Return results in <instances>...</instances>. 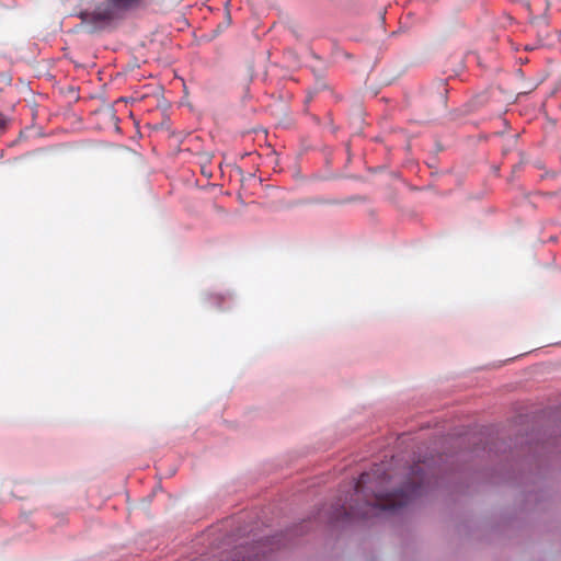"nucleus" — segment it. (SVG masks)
<instances>
[{"label":"nucleus","mask_w":561,"mask_h":561,"mask_svg":"<svg viewBox=\"0 0 561 561\" xmlns=\"http://www.w3.org/2000/svg\"><path fill=\"white\" fill-rule=\"evenodd\" d=\"M117 12L116 5L107 0V2L98 4L92 11L81 12L80 19L85 23H107L116 16Z\"/></svg>","instance_id":"2"},{"label":"nucleus","mask_w":561,"mask_h":561,"mask_svg":"<svg viewBox=\"0 0 561 561\" xmlns=\"http://www.w3.org/2000/svg\"><path fill=\"white\" fill-rule=\"evenodd\" d=\"M9 119L3 114H0V131H3L8 126Z\"/></svg>","instance_id":"4"},{"label":"nucleus","mask_w":561,"mask_h":561,"mask_svg":"<svg viewBox=\"0 0 561 561\" xmlns=\"http://www.w3.org/2000/svg\"><path fill=\"white\" fill-rule=\"evenodd\" d=\"M430 480L423 471V467L415 465L411 469L409 481L399 490L390 493H375L373 502L367 503L373 512L396 511L423 493Z\"/></svg>","instance_id":"1"},{"label":"nucleus","mask_w":561,"mask_h":561,"mask_svg":"<svg viewBox=\"0 0 561 561\" xmlns=\"http://www.w3.org/2000/svg\"><path fill=\"white\" fill-rule=\"evenodd\" d=\"M368 480H369L368 473L360 474L359 479L357 480V482L355 484L356 493H360L363 491V488L368 482Z\"/></svg>","instance_id":"3"},{"label":"nucleus","mask_w":561,"mask_h":561,"mask_svg":"<svg viewBox=\"0 0 561 561\" xmlns=\"http://www.w3.org/2000/svg\"><path fill=\"white\" fill-rule=\"evenodd\" d=\"M237 556H238V558L233 559L232 561H252L250 558L248 560H245L244 556H242V558L240 559L241 551H238Z\"/></svg>","instance_id":"5"}]
</instances>
